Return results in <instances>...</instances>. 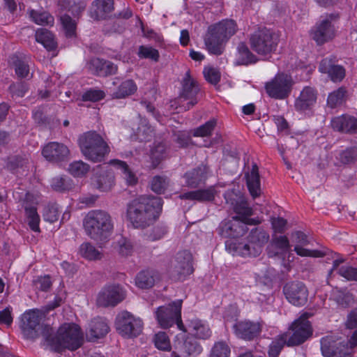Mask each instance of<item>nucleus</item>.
<instances>
[{
    "label": "nucleus",
    "mask_w": 357,
    "mask_h": 357,
    "mask_svg": "<svg viewBox=\"0 0 357 357\" xmlns=\"http://www.w3.org/2000/svg\"><path fill=\"white\" fill-rule=\"evenodd\" d=\"M110 163L121 171L123 176L126 180L128 184L134 185L137 183V177L126 162L119 160H112L110 161Z\"/></svg>",
    "instance_id": "58836bf2"
},
{
    "label": "nucleus",
    "mask_w": 357,
    "mask_h": 357,
    "mask_svg": "<svg viewBox=\"0 0 357 357\" xmlns=\"http://www.w3.org/2000/svg\"><path fill=\"white\" fill-rule=\"evenodd\" d=\"M343 165L353 164L357 161V146H351L342 151L337 157Z\"/></svg>",
    "instance_id": "c03bdc74"
},
{
    "label": "nucleus",
    "mask_w": 357,
    "mask_h": 357,
    "mask_svg": "<svg viewBox=\"0 0 357 357\" xmlns=\"http://www.w3.org/2000/svg\"><path fill=\"white\" fill-rule=\"evenodd\" d=\"M335 33L336 29L333 24H316L310 31V38L317 45H322L333 40Z\"/></svg>",
    "instance_id": "5701e85b"
},
{
    "label": "nucleus",
    "mask_w": 357,
    "mask_h": 357,
    "mask_svg": "<svg viewBox=\"0 0 357 357\" xmlns=\"http://www.w3.org/2000/svg\"><path fill=\"white\" fill-rule=\"evenodd\" d=\"M169 272L172 277L183 280L194 272L192 255L188 250H182L176 253L170 262Z\"/></svg>",
    "instance_id": "9b49d317"
},
{
    "label": "nucleus",
    "mask_w": 357,
    "mask_h": 357,
    "mask_svg": "<svg viewBox=\"0 0 357 357\" xmlns=\"http://www.w3.org/2000/svg\"><path fill=\"white\" fill-rule=\"evenodd\" d=\"M215 190L213 187L187 192L179 195L181 199L197 201L199 202H211L214 199Z\"/></svg>",
    "instance_id": "473e14b6"
},
{
    "label": "nucleus",
    "mask_w": 357,
    "mask_h": 357,
    "mask_svg": "<svg viewBox=\"0 0 357 357\" xmlns=\"http://www.w3.org/2000/svg\"><path fill=\"white\" fill-rule=\"evenodd\" d=\"M236 24H212L204 37V44L211 54H222L225 43L237 31Z\"/></svg>",
    "instance_id": "423d86ee"
},
{
    "label": "nucleus",
    "mask_w": 357,
    "mask_h": 357,
    "mask_svg": "<svg viewBox=\"0 0 357 357\" xmlns=\"http://www.w3.org/2000/svg\"><path fill=\"white\" fill-rule=\"evenodd\" d=\"M105 92L100 89H91L82 94L84 101H99L105 98Z\"/></svg>",
    "instance_id": "338daca9"
},
{
    "label": "nucleus",
    "mask_w": 357,
    "mask_h": 357,
    "mask_svg": "<svg viewBox=\"0 0 357 357\" xmlns=\"http://www.w3.org/2000/svg\"><path fill=\"white\" fill-rule=\"evenodd\" d=\"M166 156V147L163 143L154 145L151 151V159L153 167H156Z\"/></svg>",
    "instance_id": "79ce46f5"
},
{
    "label": "nucleus",
    "mask_w": 357,
    "mask_h": 357,
    "mask_svg": "<svg viewBox=\"0 0 357 357\" xmlns=\"http://www.w3.org/2000/svg\"><path fill=\"white\" fill-rule=\"evenodd\" d=\"M42 155L50 162L59 163L68 160L70 150L63 143L51 142L44 146Z\"/></svg>",
    "instance_id": "6ab92c4d"
},
{
    "label": "nucleus",
    "mask_w": 357,
    "mask_h": 357,
    "mask_svg": "<svg viewBox=\"0 0 357 357\" xmlns=\"http://www.w3.org/2000/svg\"><path fill=\"white\" fill-rule=\"evenodd\" d=\"M155 283V273L151 271H142L136 276L135 284L141 289H149Z\"/></svg>",
    "instance_id": "4c0bfd02"
},
{
    "label": "nucleus",
    "mask_w": 357,
    "mask_h": 357,
    "mask_svg": "<svg viewBox=\"0 0 357 357\" xmlns=\"http://www.w3.org/2000/svg\"><path fill=\"white\" fill-rule=\"evenodd\" d=\"M182 303V299H177L167 306H160L157 308L155 317L162 328H168L175 324L176 317H180Z\"/></svg>",
    "instance_id": "4468645a"
},
{
    "label": "nucleus",
    "mask_w": 357,
    "mask_h": 357,
    "mask_svg": "<svg viewBox=\"0 0 357 357\" xmlns=\"http://www.w3.org/2000/svg\"><path fill=\"white\" fill-rule=\"evenodd\" d=\"M251 50L245 43H240L237 47L235 64L237 66H249L256 63L259 59Z\"/></svg>",
    "instance_id": "2f4dec72"
},
{
    "label": "nucleus",
    "mask_w": 357,
    "mask_h": 357,
    "mask_svg": "<svg viewBox=\"0 0 357 357\" xmlns=\"http://www.w3.org/2000/svg\"><path fill=\"white\" fill-rule=\"evenodd\" d=\"M11 62L15 67V71L18 77L25 78L29 73L28 64L29 57L21 53H16L10 57Z\"/></svg>",
    "instance_id": "f704fd0d"
},
{
    "label": "nucleus",
    "mask_w": 357,
    "mask_h": 357,
    "mask_svg": "<svg viewBox=\"0 0 357 357\" xmlns=\"http://www.w3.org/2000/svg\"><path fill=\"white\" fill-rule=\"evenodd\" d=\"M216 126V120L211 119L204 124L199 126L194 130L195 137H208L210 136Z\"/></svg>",
    "instance_id": "864d4df0"
},
{
    "label": "nucleus",
    "mask_w": 357,
    "mask_h": 357,
    "mask_svg": "<svg viewBox=\"0 0 357 357\" xmlns=\"http://www.w3.org/2000/svg\"><path fill=\"white\" fill-rule=\"evenodd\" d=\"M64 3H67L68 6L72 5H78V10L77 15H73L72 17L68 14H65L63 16L61 17V22H76V21L79 20V14L82 10H84L85 5L82 1V0H63Z\"/></svg>",
    "instance_id": "603ef678"
},
{
    "label": "nucleus",
    "mask_w": 357,
    "mask_h": 357,
    "mask_svg": "<svg viewBox=\"0 0 357 357\" xmlns=\"http://www.w3.org/2000/svg\"><path fill=\"white\" fill-rule=\"evenodd\" d=\"M331 126L333 130L345 132H357V119L349 115H342L331 120Z\"/></svg>",
    "instance_id": "a878e982"
},
{
    "label": "nucleus",
    "mask_w": 357,
    "mask_h": 357,
    "mask_svg": "<svg viewBox=\"0 0 357 357\" xmlns=\"http://www.w3.org/2000/svg\"><path fill=\"white\" fill-rule=\"evenodd\" d=\"M233 330L238 337L250 341L259 335L261 326L258 322L245 320L236 322Z\"/></svg>",
    "instance_id": "412c9836"
},
{
    "label": "nucleus",
    "mask_w": 357,
    "mask_h": 357,
    "mask_svg": "<svg viewBox=\"0 0 357 357\" xmlns=\"http://www.w3.org/2000/svg\"><path fill=\"white\" fill-rule=\"evenodd\" d=\"M248 231L245 223L240 216H234L231 220L222 222L219 227V234L223 238L228 240H234L243 236Z\"/></svg>",
    "instance_id": "a211bd4d"
},
{
    "label": "nucleus",
    "mask_w": 357,
    "mask_h": 357,
    "mask_svg": "<svg viewBox=\"0 0 357 357\" xmlns=\"http://www.w3.org/2000/svg\"><path fill=\"white\" fill-rule=\"evenodd\" d=\"M310 316V314L304 312L291 324L289 330L292 331V333L287 332L288 333V347L300 345L312 335V328L308 321Z\"/></svg>",
    "instance_id": "1a4fd4ad"
},
{
    "label": "nucleus",
    "mask_w": 357,
    "mask_h": 357,
    "mask_svg": "<svg viewBox=\"0 0 357 357\" xmlns=\"http://www.w3.org/2000/svg\"><path fill=\"white\" fill-rule=\"evenodd\" d=\"M114 9V0H95L91 3L89 15L95 21L107 20Z\"/></svg>",
    "instance_id": "b1692460"
},
{
    "label": "nucleus",
    "mask_w": 357,
    "mask_h": 357,
    "mask_svg": "<svg viewBox=\"0 0 357 357\" xmlns=\"http://www.w3.org/2000/svg\"><path fill=\"white\" fill-rule=\"evenodd\" d=\"M24 210L30 229L35 232H39L40 216L36 208L33 206H25Z\"/></svg>",
    "instance_id": "ea45409f"
},
{
    "label": "nucleus",
    "mask_w": 357,
    "mask_h": 357,
    "mask_svg": "<svg viewBox=\"0 0 357 357\" xmlns=\"http://www.w3.org/2000/svg\"><path fill=\"white\" fill-rule=\"evenodd\" d=\"M116 328L123 337L130 338L137 337L142 333L143 323L140 319L126 311L117 316Z\"/></svg>",
    "instance_id": "f8f14e48"
},
{
    "label": "nucleus",
    "mask_w": 357,
    "mask_h": 357,
    "mask_svg": "<svg viewBox=\"0 0 357 357\" xmlns=\"http://www.w3.org/2000/svg\"><path fill=\"white\" fill-rule=\"evenodd\" d=\"M317 91L312 86H305L296 99L294 107L296 111L305 112L310 111L317 102Z\"/></svg>",
    "instance_id": "4be33fe9"
},
{
    "label": "nucleus",
    "mask_w": 357,
    "mask_h": 357,
    "mask_svg": "<svg viewBox=\"0 0 357 357\" xmlns=\"http://www.w3.org/2000/svg\"><path fill=\"white\" fill-rule=\"evenodd\" d=\"M337 62L335 56H330L323 59L318 68L320 73L327 74L333 82H340L346 75L345 68Z\"/></svg>",
    "instance_id": "aec40b11"
},
{
    "label": "nucleus",
    "mask_w": 357,
    "mask_h": 357,
    "mask_svg": "<svg viewBox=\"0 0 357 357\" xmlns=\"http://www.w3.org/2000/svg\"><path fill=\"white\" fill-rule=\"evenodd\" d=\"M184 350L188 356H196L202 353V346L195 340L187 339L184 342Z\"/></svg>",
    "instance_id": "052dcab7"
},
{
    "label": "nucleus",
    "mask_w": 357,
    "mask_h": 357,
    "mask_svg": "<svg viewBox=\"0 0 357 357\" xmlns=\"http://www.w3.org/2000/svg\"><path fill=\"white\" fill-rule=\"evenodd\" d=\"M86 234L95 241L106 240L113 230L111 215L103 210L88 212L83 221Z\"/></svg>",
    "instance_id": "20e7f679"
},
{
    "label": "nucleus",
    "mask_w": 357,
    "mask_h": 357,
    "mask_svg": "<svg viewBox=\"0 0 357 357\" xmlns=\"http://www.w3.org/2000/svg\"><path fill=\"white\" fill-rule=\"evenodd\" d=\"M154 344L160 350L168 351L171 349L169 340L165 332H159L155 335Z\"/></svg>",
    "instance_id": "bf43d9fd"
},
{
    "label": "nucleus",
    "mask_w": 357,
    "mask_h": 357,
    "mask_svg": "<svg viewBox=\"0 0 357 357\" xmlns=\"http://www.w3.org/2000/svg\"><path fill=\"white\" fill-rule=\"evenodd\" d=\"M42 314L38 310H29L21 317L20 328L25 339L34 340L43 335V331L49 325L41 324Z\"/></svg>",
    "instance_id": "9d476101"
},
{
    "label": "nucleus",
    "mask_w": 357,
    "mask_h": 357,
    "mask_svg": "<svg viewBox=\"0 0 357 357\" xmlns=\"http://www.w3.org/2000/svg\"><path fill=\"white\" fill-rule=\"evenodd\" d=\"M335 300L340 305L347 307L354 303V296L346 289H340L337 292Z\"/></svg>",
    "instance_id": "4d7b16f0"
},
{
    "label": "nucleus",
    "mask_w": 357,
    "mask_h": 357,
    "mask_svg": "<svg viewBox=\"0 0 357 357\" xmlns=\"http://www.w3.org/2000/svg\"><path fill=\"white\" fill-rule=\"evenodd\" d=\"M287 333L275 337L268 347V357H278L284 345L287 346Z\"/></svg>",
    "instance_id": "e433bc0d"
},
{
    "label": "nucleus",
    "mask_w": 357,
    "mask_h": 357,
    "mask_svg": "<svg viewBox=\"0 0 357 357\" xmlns=\"http://www.w3.org/2000/svg\"><path fill=\"white\" fill-rule=\"evenodd\" d=\"M162 204L161 197L140 196L128 204L126 218L134 228H146L158 218Z\"/></svg>",
    "instance_id": "f257e3e1"
},
{
    "label": "nucleus",
    "mask_w": 357,
    "mask_h": 357,
    "mask_svg": "<svg viewBox=\"0 0 357 357\" xmlns=\"http://www.w3.org/2000/svg\"><path fill=\"white\" fill-rule=\"evenodd\" d=\"M246 178V184L250 195L253 199L260 196L261 193L260 186V178L259 174V169L256 164H254L250 172L245 175Z\"/></svg>",
    "instance_id": "7c9ffc66"
},
{
    "label": "nucleus",
    "mask_w": 357,
    "mask_h": 357,
    "mask_svg": "<svg viewBox=\"0 0 357 357\" xmlns=\"http://www.w3.org/2000/svg\"><path fill=\"white\" fill-rule=\"evenodd\" d=\"M153 134V129L149 124L146 119H141L140 124L137 128V135L141 141L149 142L151 139Z\"/></svg>",
    "instance_id": "8fccbe9b"
},
{
    "label": "nucleus",
    "mask_w": 357,
    "mask_h": 357,
    "mask_svg": "<svg viewBox=\"0 0 357 357\" xmlns=\"http://www.w3.org/2000/svg\"><path fill=\"white\" fill-rule=\"evenodd\" d=\"M338 274L349 281L357 282V268L351 266H342L338 269Z\"/></svg>",
    "instance_id": "0e129e2a"
},
{
    "label": "nucleus",
    "mask_w": 357,
    "mask_h": 357,
    "mask_svg": "<svg viewBox=\"0 0 357 357\" xmlns=\"http://www.w3.org/2000/svg\"><path fill=\"white\" fill-rule=\"evenodd\" d=\"M125 295L119 284L107 285L100 291L97 303L100 306H115L124 299Z\"/></svg>",
    "instance_id": "f3484780"
},
{
    "label": "nucleus",
    "mask_w": 357,
    "mask_h": 357,
    "mask_svg": "<svg viewBox=\"0 0 357 357\" xmlns=\"http://www.w3.org/2000/svg\"><path fill=\"white\" fill-rule=\"evenodd\" d=\"M36 40L43 45L49 52L54 51L58 47V43L54 34L47 29L41 28L36 30L35 33Z\"/></svg>",
    "instance_id": "72a5a7b5"
},
{
    "label": "nucleus",
    "mask_w": 357,
    "mask_h": 357,
    "mask_svg": "<svg viewBox=\"0 0 357 357\" xmlns=\"http://www.w3.org/2000/svg\"><path fill=\"white\" fill-rule=\"evenodd\" d=\"M203 74L206 80L211 84L216 85L220 80V73L217 68L206 67Z\"/></svg>",
    "instance_id": "680f3d73"
},
{
    "label": "nucleus",
    "mask_w": 357,
    "mask_h": 357,
    "mask_svg": "<svg viewBox=\"0 0 357 357\" xmlns=\"http://www.w3.org/2000/svg\"><path fill=\"white\" fill-rule=\"evenodd\" d=\"M61 211L56 204H49L43 210V217L45 221L50 223L58 220Z\"/></svg>",
    "instance_id": "09e8293b"
},
{
    "label": "nucleus",
    "mask_w": 357,
    "mask_h": 357,
    "mask_svg": "<svg viewBox=\"0 0 357 357\" xmlns=\"http://www.w3.org/2000/svg\"><path fill=\"white\" fill-rule=\"evenodd\" d=\"M208 167L200 165L184 174L186 185L192 188L198 187L208 177Z\"/></svg>",
    "instance_id": "bb28decb"
},
{
    "label": "nucleus",
    "mask_w": 357,
    "mask_h": 357,
    "mask_svg": "<svg viewBox=\"0 0 357 357\" xmlns=\"http://www.w3.org/2000/svg\"><path fill=\"white\" fill-rule=\"evenodd\" d=\"M51 186L56 191L65 192L70 190L73 186V183L69 177L58 176L52 178Z\"/></svg>",
    "instance_id": "37998d69"
},
{
    "label": "nucleus",
    "mask_w": 357,
    "mask_h": 357,
    "mask_svg": "<svg viewBox=\"0 0 357 357\" xmlns=\"http://www.w3.org/2000/svg\"><path fill=\"white\" fill-rule=\"evenodd\" d=\"M269 238V234L262 227H255L247 236V243L238 242L236 240H227L225 249L232 255L256 257L261 253Z\"/></svg>",
    "instance_id": "7ed1b4c3"
},
{
    "label": "nucleus",
    "mask_w": 357,
    "mask_h": 357,
    "mask_svg": "<svg viewBox=\"0 0 357 357\" xmlns=\"http://www.w3.org/2000/svg\"><path fill=\"white\" fill-rule=\"evenodd\" d=\"M231 349L228 344L224 341H219L213 346L209 357H229Z\"/></svg>",
    "instance_id": "49530a36"
},
{
    "label": "nucleus",
    "mask_w": 357,
    "mask_h": 357,
    "mask_svg": "<svg viewBox=\"0 0 357 357\" xmlns=\"http://www.w3.org/2000/svg\"><path fill=\"white\" fill-rule=\"evenodd\" d=\"M356 346L357 329L347 342L333 336L321 339V350L324 357H353L351 349Z\"/></svg>",
    "instance_id": "6e6552de"
},
{
    "label": "nucleus",
    "mask_w": 357,
    "mask_h": 357,
    "mask_svg": "<svg viewBox=\"0 0 357 357\" xmlns=\"http://www.w3.org/2000/svg\"><path fill=\"white\" fill-rule=\"evenodd\" d=\"M137 86L132 79H126L121 83L112 94L113 98L122 99L134 94Z\"/></svg>",
    "instance_id": "c9c22d12"
},
{
    "label": "nucleus",
    "mask_w": 357,
    "mask_h": 357,
    "mask_svg": "<svg viewBox=\"0 0 357 357\" xmlns=\"http://www.w3.org/2000/svg\"><path fill=\"white\" fill-rule=\"evenodd\" d=\"M93 183L100 191H109L114 185V174L110 169H101L99 173H96L93 178Z\"/></svg>",
    "instance_id": "cd10ccee"
},
{
    "label": "nucleus",
    "mask_w": 357,
    "mask_h": 357,
    "mask_svg": "<svg viewBox=\"0 0 357 357\" xmlns=\"http://www.w3.org/2000/svg\"><path fill=\"white\" fill-rule=\"evenodd\" d=\"M80 255L89 260H96L101 258V253L90 243H84L79 248Z\"/></svg>",
    "instance_id": "a18cd8bd"
},
{
    "label": "nucleus",
    "mask_w": 357,
    "mask_h": 357,
    "mask_svg": "<svg viewBox=\"0 0 357 357\" xmlns=\"http://www.w3.org/2000/svg\"><path fill=\"white\" fill-rule=\"evenodd\" d=\"M294 251L298 255L301 257H322L325 255V253L322 251L317 250H311L299 245L294 247Z\"/></svg>",
    "instance_id": "774afa93"
},
{
    "label": "nucleus",
    "mask_w": 357,
    "mask_h": 357,
    "mask_svg": "<svg viewBox=\"0 0 357 357\" xmlns=\"http://www.w3.org/2000/svg\"><path fill=\"white\" fill-rule=\"evenodd\" d=\"M224 197L227 204L232 206L234 211L243 216H250L253 213V210L249 206L247 200L242 196L235 193L234 191H227L225 193Z\"/></svg>",
    "instance_id": "393cba45"
},
{
    "label": "nucleus",
    "mask_w": 357,
    "mask_h": 357,
    "mask_svg": "<svg viewBox=\"0 0 357 357\" xmlns=\"http://www.w3.org/2000/svg\"><path fill=\"white\" fill-rule=\"evenodd\" d=\"M82 154L88 160L97 162L104 160L109 147L102 136L96 131H89L79 138Z\"/></svg>",
    "instance_id": "0eeeda50"
},
{
    "label": "nucleus",
    "mask_w": 357,
    "mask_h": 357,
    "mask_svg": "<svg viewBox=\"0 0 357 357\" xmlns=\"http://www.w3.org/2000/svg\"><path fill=\"white\" fill-rule=\"evenodd\" d=\"M31 19L34 22H53L54 17L47 11L42 10L29 11Z\"/></svg>",
    "instance_id": "6e6d98bb"
},
{
    "label": "nucleus",
    "mask_w": 357,
    "mask_h": 357,
    "mask_svg": "<svg viewBox=\"0 0 357 357\" xmlns=\"http://www.w3.org/2000/svg\"><path fill=\"white\" fill-rule=\"evenodd\" d=\"M8 89L12 97L22 98L28 91L29 87L25 82H17L12 83Z\"/></svg>",
    "instance_id": "5fc2aeb1"
},
{
    "label": "nucleus",
    "mask_w": 357,
    "mask_h": 357,
    "mask_svg": "<svg viewBox=\"0 0 357 357\" xmlns=\"http://www.w3.org/2000/svg\"><path fill=\"white\" fill-rule=\"evenodd\" d=\"M187 327L189 333L196 338L206 340L211 335V331L208 324L197 318L188 320Z\"/></svg>",
    "instance_id": "c85d7f7f"
},
{
    "label": "nucleus",
    "mask_w": 357,
    "mask_h": 357,
    "mask_svg": "<svg viewBox=\"0 0 357 357\" xmlns=\"http://www.w3.org/2000/svg\"><path fill=\"white\" fill-rule=\"evenodd\" d=\"M138 56L143 59H151L157 61L159 59V52L151 47L141 45L139 48Z\"/></svg>",
    "instance_id": "e2e57ef3"
},
{
    "label": "nucleus",
    "mask_w": 357,
    "mask_h": 357,
    "mask_svg": "<svg viewBox=\"0 0 357 357\" xmlns=\"http://www.w3.org/2000/svg\"><path fill=\"white\" fill-rule=\"evenodd\" d=\"M278 32L265 26L258 27L250 33L248 43L250 49L259 56H266L274 53L280 40Z\"/></svg>",
    "instance_id": "39448f33"
},
{
    "label": "nucleus",
    "mask_w": 357,
    "mask_h": 357,
    "mask_svg": "<svg viewBox=\"0 0 357 357\" xmlns=\"http://www.w3.org/2000/svg\"><path fill=\"white\" fill-rule=\"evenodd\" d=\"M105 60L100 58H92L87 63V68L91 74L96 76H101L105 73L102 70Z\"/></svg>",
    "instance_id": "13d9d810"
},
{
    "label": "nucleus",
    "mask_w": 357,
    "mask_h": 357,
    "mask_svg": "<svg viewBox=\"0 0 357 357\" xmlns=\"http://www.w3.org/2000/svg\"><path fill=\"white\" fill-rule=\"evenodd\" d=\"M167 233V227L165 225H158L147 235V239L151 241H155L163 238Z\"/></svg>",
    "instance_id": "69168bd1"
},
{
    "label": "nucleus",
    "mask_w": 357,
    "mask_h": 357,
    "mask_svg": "<svg viewBox=\"0 0 357 357\" xmlns=\"http://www.w3.org/2000/svg\"><path fill=\"white\" fill-rule=\"evenodd\" d=\"M109 331V327L106 320L102 317L94 318L89 324L87 335L91 341L105 337Z\"/></svg>",
    "instance_id": "c756f323"
},
{
    "label": "nucleus",
    "mask_w": 357,
    "mask_h": 357,
    "mask_svg": "<svg viewBox=\"0 0 357 357\" xmlns=\"http://www.w3.org/2000/svg\"><path fill=\"white\" fill-rule=\"evenodd\" d=\"M287 300L295 306H303L308 298V290L301 282L294 281L287 283L283 287Z\"/></svg>",
    "instance_id": "dca6fc26"
},
{
    "label": "nucleus",
    "mask_w": 357,
    "mask_h": 357,
    "mask_svg": "<svg viewBox=\"0 0 357 357\" xmlns=\"http://www.w3.org/2000/svg\"><path fill=\"white\" fill-rule=\"evenodd\" d=\"M169 185V179L167 176H155L152 178L150 187L156 194H164Z\"/></svg>",
    "instance_id": "a19ab883"
},
{
    "label": "nucleus",
    "mask_w": 357,
    "mask_h": 357,
    "mask_svg": "<svg viewBox=\"0 0 357 357\" xmlns=\"http://www.w3.org/2000/svg\"><path fill=\"white\" fill-rule=\"evenodd\" d=\"M292 82L290 76L284 73L277 74L265 85L267 94L272 98L282 100L291 93Z\"/></svg>",
    "instance_id": "ddd939ff"
},
{
    "label": "nucleus",
    "mask_w": 357,
    "mask_h": 357,
    "mask_svg": "<svg viewBox=\"0 0 357 357\" xmlns=\"http://www.w3.org/2000/svg\"><path fill=\"white\" fill-rule=\"evenodd\" d=\"M346 92L344 88L340 87L331 93L327 98L328 105L331 108H335L341 105L344 100Z\"/></svg>",
    "instance_id": "3c124183"
},
{
    "label": "nucleus",
    "mask_w": 357,
    "mask_h": 357,
    "mask_svg": "<svg viewBox=\"0 0 357 357\" xmlns=\"http://www.w3.org/2000/svg\"><path fill=\"white\" fill-rule=\"evenodd\" d=\"M43 337L50 349L57 353H61L65 349L75 351L84 342L81 329L75 324H64L59 327L56 333L52 327L45 326Z\"/></svg>",
    "instance_id": "f03ea898"
},
{
    "label": "nucleus",
    "mask_w": 357,
    "mask_h": 357,
    "mask_svg": "<svg viewBox=\"0 0 357 357\" xmlns=\"http://www.w3.org/2000/svg\"><path fill=\"white\" fill-rule=\"evenodd\" d=\"M181 84L179 98L188 100L185 106V110H189L198 102L197 95L200 89L197 81L191 77L190 70L185 73Z\"/></svg>",
    "instance_id": "2eb2a0df"
},
{
    "label": "nucleus",
    "mask_w": 357,
    "mask_h": 357,
    "mask_svg": "<svg viewBox=\"0 0 357 357\" xmlns=\"http://www.w3.org/2000/svg\"><path fill=\"white\" fill-rule=\"evenodd\" d=\"M90 167L82 160L74 161L70 164L68 171L75 177H82L87 174Z\"/></svg>",
    "instance_id": "de8ad7c7"
}]
</instances>
